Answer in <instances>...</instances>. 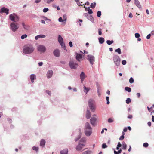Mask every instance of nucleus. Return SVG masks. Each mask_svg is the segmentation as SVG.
I'll use <instances>...</instances> for the list:
<instances>
[{"label":"nucleus","instance_id":"f257e3e1","mask_svg":"<svg viewBox=\"0 0 154 154\" xmlns=\"http://www.w3.org/2000/svg\"><path fill=\"white\" fill-rule=\"evenodd\" d=\"M34 50L35 48L32 45H28L25 47L23 52L26 54H30L34 52Z\"/></svg>","mask_w":154,"mask_h":154},{"label":"nucleus","instance_id":"f03ea898","mask_svg":"<svg viewBox=\"0 0 154 154\" xmlns=\"http://www.w3.org/2000/svg\"><path fill=\"white\" fill-rule=\"evenodd\" d=\"M86 140L85 138H82L79 141L78 144L76 146V149L77 151H81L85 146Z\"/></svg>","mask_w":154,"mask_h":154},{"label":"nucleus","instance_id":"7ed1b4c3","mask_svg":"<svg viewBox=\"0 0 154 154\" xmlns=\"http://www.w3.org/2000/svg\"><path fill=\"white\" fill-rule=\"evenodd\" d=\"M92 128L88 122L85 123V133L87 136H90L92 134Z\"/></svg>","mask_w":154,"mask_h":154},{"label":"nucleus","instance_id":"20e7f679","mask_svg":"<svg viewBox=\"0 0 154 154\" xmlns=\"http://www.w3.org/2000/svg\"><path fill=\"white\" fill-rule=\"evenodd\" d=\"M19 28V24L17 23L12 22L10 25V28L13 32H16Z\"/></svg>","mask_w":154,"mask_h":154},{"label":"nucleus","instance_id":"39448f33","mask_svg":"<svg viewBox=\"0 0 154 154\" xmlns=\"http://www.w3.org/2000/svg\"><path fill=\"white\" fill-rule=\"evenodd\" d=\"M10 19L13 22L16 23L18 22L19 20V17L15 13H13L9 15Z\"/></svg>","mask_w":154,"mask_h":154},{"label":"nucleus","instance_id":"423d86ee","mask_svg":"<svg viewBox=\"0 0 154 154\" xmlns=\"http://www.w3.org/2000/svg\"><path fill=\"white\" fill-rule=\"evenodd\" d=\"M113 60L115 64L117 66H119L120 62V59L117 55H114L113 57Z\"/></svg>","mask_w":154,"mask_h":154},{"label":"nucleus","instance_id":"0eeeda50","mask_svg":"<svg viewBox=\"0 0 154 154\" xmlns=\"http://www.w3.org/2000/svg\"><path fill=\"white\" fill-rule=\"evenodd\" d=\"M94 101L92 99H90L88 100V104L90 109L92 112H94V111L95 108L93 105L94 103Z\"/></svg>","mask_w":154,"mask_h":154},{"label":"nucleus","instance_id":"6e6552de","mask_svg":"<svg viewBox=\"0 0 154 154\" xmlns=\"http://www.w3.org/2000/svg\"><path fill=\"white\" fill-rule=\"evenodd\" d=\"M69 65L70 67L72 69H76L78 66V64L75 61L72 60L70 61Z\"/></svg>","mask_w":154,"mask_h":154},{"label":"nucleus","instance_id":"1a4fd4ad","mask_svg":"<svg viewBox=\"0 0 154 154\" xmlns=\"http://www.w3.org/2000/svg\"><path fill=\"white\" fill-rule=\"evenodd\" d=\"M58 41L59 43L60 44V45H61V47L62 48H63L64 50H66V49L65 48V44L63 42V38L61 37V36L60 35H58Z\"/></svg>","mask_w":154,"mask_h":154},{"label":"nucleus","instance_id":"9d476101","mask_svg":"<svg viewBox=\"0 0 154 154\" xmlns=\"http://www.w3.org/2000/svg\"><path fill=\"white\" fill-rule=\"evenodd\" d=\"M38 51L41 53H44L46 50V47L43 45H39L37 46Z\"/></svg>","mask_w":154,"mask_h":154},{"label":"nucleus","instance_id":"9b49d317","mask_svg":"<svg viewBox=\"0 0 154 154\" xmlns=\"http://www.w3.org/2000/svg\"><path fill=\"white\" fill-rule=\"evenodd\" d=\"M98 117L97 116V115L95 114L94 115H93V116L90 119L91 123L94 126L95 125V123Z\"/></svg>","mask_w":154,"mask_h":154},{"label":"nucleus","instance_id":"f8f14e48","mask_svg":"<svg viewBox=\"0 0 154 154\" xmlns=\"http://www.w3.org/2000/svg\"><path fill=\"white\" fill-rule=\"evenodd\" d=\"M88 60L89 61L91 65H93L95 61L94 57L91 55H88L87 56Z\"/></svg>","mask_w":154,"mask_h":154},{"label":"nucleus","instance_id":"ddd939ff","mask_svg":"<svg viewBox=\"0 0 154 154\" xmlns=\"http://www.w3.org/2000/svg\"><path fill=\"white\" fill-rule=\"evenodd\" d=\"M134 4L136 6L140 9H141L142 7L138 0H134Z\"/></svg>","mask_w":154,"mask_h":154},{"label":"nucleus","instance_id":"4468645a","mask_svg":"<svg viewBox=\"0 0 154 154\" xmlns=\"http://www.w3.org/2000/svg\"><path fill=\"white\" fill-rule=\"evenodd\" d=\"M54 55L56 57H59L60 56V51L59 49H56L53 51Z\"/></svg>","mask_w":154,"mask_h":154},{"label":"nucleus","instance_id":"2eb2a0df","mask_svg":"<svg viewBox=\"0 0 154 154\" xmlns=\"http://www.w3.org/2000/svg\"><path fill=\"white\" fill-rule=\"evenodd\" d=\"M53 72L52 70H50L48 71L47 73V76L48 78L51 77L53 75Z\"/></svg>","mask_w":154,"mask_h":154},{"label":"nucleus","instance_id":"dca6fc26","mask_svg":"<svg viewBox=\"0 0 154 154\" xmlns=\"http://www.w3.org/2000/svg\"><path fill=\"white\" fill-rule=\"evenodd\" d=\"M0 12H1L5 13L7 15L9 14V9L3 7L1 8Z\"/></svg>","mask_w":154,"mask_h":154},{"label":"nucleus","instance_id":"f3484780","mask_svg":"<svg viewBox=\"0 0 154 154\" xmlns=\"http://www.w3.org/2000/svg\"><path fill=\"white\" fill-rule=\"evenodd\" d=\"M80 77L81 82L82 83L83 82V81L84 80L85 78V74L84 72H82L81 73L80 75Z\"/></svg>","mask_w":154,"mask_h":154},{"label":"nucleus","instance_id":"a211bd4d","mask_svg":"<svg viewBox=\"0 0 154 154\" xmlns=\"http://www.w3.org/2000/svg\"><path fill=\"white\" fill-rule=\"evenodd\" d=\"M22 26L24 29L26 30H28L29 29V26L27 25H26L24 22L22 23Z\"/></svg>","mask_w":154,"mask_h":154},{"label":"nucleus","instance_id":"6ab92c4d","mask_svg":"<svg viewBox=\"0 0 154 154\" xmlns=\"http://www.w3.org/2000/svg\"><path fill=\"white\" fill-rule=\"evenodd\" d=\"M77 60L79 62L81 61V60L82 58V56L81 54L77 53L76 57Z\"/></svg>","mask_w":154,"mask_h":154},{"label":"nucleus","instance_id":"aec40b11","mask_svg":"<svg viewBox=\"0 0 154 154\" xmlns=\"http://www.w3.org/2000/svg\"><path fill=\"white\" fill-rule=\"evenodd\" d=\"M91 116V114L90 111L88 109H87L86 114V117L87 119H89Z\"/></svg>","mask_w":154,"mask_h":154},{"label":"nucleus","instance_id":"412c9836","mask_svg":"<svg viewBox=\"0 0 154 154\" xmlns=\"http://www.w3.org/2000/svg\"><path fill=\"white\" fill-rule=\"evenodd\" d=\"M46 36L45 35L41 34L36 36L35 37V40H37L39 38H44Z\"/></svg>","mask_w":154,"mask_h":154},{"label":"nucleus","instance_id":"4be33fe9","mask_svg":"<svg viewBox=\"0 0 154 154\" xmlns=\"http://www.w3.org/2000/svg\"><path fill=\"white\" fill-rule=\"evenodd\" d=\"M30 79L31 80L32 82L33 83L34 82V80L36 79V77L35 75L33 74L31 75Z\"/></svg>","mask_w":154,"mask_h":154},{"label":"nucleus","instance_id":"5701e85b","mask_svg":"<svg viewBox=\"0 0 154 154\" xmlns=\"http://www.w3.org/2000/svg\"><path fill=\"white\" fill-rule=\"evenodd\" d=\"M90 90L89 88L86 87L85 86L83 87V91L86 94L88 93Z\"/></svg>","mask_w":154,"mask_h":154},{"label":"nucleus","instance_id":"b1692460","mask_svg":"<svg viewBox=\"0 0 154 154\" xmlns=\"http://www.w3.org/2000/svg\"><path fill=\"white\" fill-rule=\"evenodd\" d=\"M58 21L60 22H62V25L63 26H64L66 24V23H64V22L63 21V20L62 17H60L58 19Z\"/></svg>","mask_w":154,"mask_h":154},{"label":"nucleus","instance_id":"393cba45","mask_svg":"<svg viewBox=\"0 0 154 154\" xmlns=\"http://www.w3.org/2000/svg\"><path fill=\"white\" fill-rule=\"evenodd\" d=\"M45 140L42 139L41 140L40 143V145L41 146H42V147H43L45 144Z\"/></svg>","mask_w":154,"mask_h":154},{"label":"nucleus","instance_id":"a878e982","mask_svg":"<svg viewBox=\"0 0 154 154\" xmlns=\"http://www.w3.org/2000/svg\"><path fill=\"white\" fill-rule=\"evenodd\" d=\"M127 145L126 143L124 142H123L122 143V149L123 150H126Z\"/></svg>","mask_w":154,"mask_h":154},{"label":"nucleus","instance_id":"bb28decb","mask_svg":"<svg viewBox=\"0 0 154 154\" xmlns=\"http://www.w3.org/2000/svg\"><path fill=\"white\" fill-rule=\"evenodd\" d=\"M68 150L67 149H65L61 151L60 152L61 154H68Z\"/></svg>","mask_w":154,"mask_h":154},{"label":"nucleus","instance_id":"cd10ccee","mask_svg":"<svg viewBox=\"0 0 154 154\" xmlns=\"http://www.w3.org/2000/svg\"><path fill=\"white\" fill-rule=\"evenodd\" d=\"M99 42L100 44H103L104 42V39L103 38L100 37L98 38Z\"/></svg>","mask_w":154,"mask_h":154},{"label":"nucleus","instance_id":"c85d7f7f","mask_svg":"<svg viewBox=\"0 0 154 154\" xmlns=\"http://www.w3.org/2000/svg\"><path fill=\"white\" fill-rule=\"evenodd\" d=\"M43 1L46 3L49 4L53 2L54 0H43Z\"/></svg>","mask_w":154,"mask_h":154},{"label":"nucleus","instance_id":"c756f323","mask_svg":"<svg viewBox=\"0 0 154 154\" xmlns=\"http://www.w3.org/2000/svg\"><path fill=\"white\" fill-rule=\"evenodd\" d=\"M62 18L63 20V21L64 22V23H66L67 17H66V14H64L63 15V16L62 17Z\"/></svg>","mask_w":154,"mask_h":154},{"label":"nucleus","instance_id":"7c9ffc66","mask_svg":"<svg viewBox=\"0 0 154 154\" xmlns=\"http://www.w3.org/2000/svg\"><path fill=\"white\" fill-rule=\"evenodd\" d=\"M81 132H80V131L79 135L76 138H75V141H78L80 138L81 137Z\"/></svg>","mask_w":154,"mask_h":154},{"label":"nucleus","instance_id":"2f4dec72","mask_svg":"<svg viewBox=\"0 0 154 154\" xmlns=\"http://www.w3.org/2000/svg\"><path fill=\"white\" fill-rule=\"evenodd\" d=\"M92 152L90 150H87L83 152L82 154H91Z\"/></svg>","mask_w":154,"mask_h":154},{"label":"nucleus","instance_id":"473e14b6","mask_svg":"<svg viewBox=\"0 0 154 154\" xmlns=\"http://www.w3.org/2000/svg\"><path fill=\"white\" fill-rule=\"evenodd\" d=\"M116 52H117L118 53L120 54H121V50L120 48H118L115 50Z\"/></svg>","mask_w":154,"mask_h":154},{"label":"nucleus","instance_id":"72a5a7b5","mask_svg":"<svg viewBox=\"0 0 154 154\" xmlns=\"http://www.w3.org/2000/svg\"><path fill=\"white\" fill-rule=\"evenodd\" d=\"M32 149L33 150L35 151L36 152H37L38 150V147L34 146L32 147Z\"/></svg>","mask_w":154,"mask_h":154},{"label":"nucleus","instance_id":"f704fd0d","mask_svg":"<svg viewBox=\"0 0 154 154\" xmlns=\"http://www.w3.org/2000/svg\"><path fill=\"white\" fill-rule=\"evenodd\" d=\"M113 40H108L106 41V43L108 45H110L113 43Z\"/></svg>","mask_w":154,"mask_h":154},{"label":"nucleus","instance_id":"c9c22d12","mask_svg":"<svg viewBox=\"0 0 154 154\" xmlns=\"http://www.w3.org/2000/svg\"><path fill=\"white\" fill-rule=\"evenodd\" d=\"M96 3L95 2L94 3H91V7L92 8H95L96 6Z\"/></svg>","mask_w":154,"mask_h":154},{"label":"nucleus","instance_id":"e433bc0d","mask_svg":"<svg viewBox=\"0 0 154 154\" xmlns=\"http://www.w3.org/2000/svg\"><path fill=\"white\" fill-rule=\"evenodd\" d=\"M27 37V35L26 34H24L22 35L21 37V38L22 39H23L26 38Z\"/></svg>","mask_w":154,"mask_h":154},{"label":"nucleus","instance_id":"4c0bfd02","mask_svg":"<svg viewBox=\"0 0 154 154\" xmlns=\"http://www.w3.org/2000/svg\"><path fill=\"white\" fill-rule=\"evenodd\" d=\"M125 90L129 92H130L131 91V89L130 87H125Z\"/></svg>","mask_w":154,"mask_h":154},{"label":"nucleus","instance_id":"58836bf2","mask_svg":"<svg viewBox=\"0 0 154 154\" xmlns=\"http://www.w3.org/2000/svg\"><path fill=\"white\" fill-rule=\"evenodd\" d=\"M131 102V100L130 98H128L126 100V103L127 104H129Z\"/></svg>","mask_w":154,"mask_h":154},{"label":"nucleus","instance_id":"ea45409f","mask_svg":"<svg viewBox=\"0 0 154 154\" xmlns=\"http://www.w3.org/2000/svg\"><path fill=\"white\" fill-rule=\"evenodd\" d=\"M108 122L109 123H112L114 122V119L111 118H109L108 119Z\"/></svg>","mask_w":154,"mask_h":154},{"label":"nucleus","instance_id":"a19ab883","mask_svg":"<svg viewBox=\"0 0 154 154\" xmlns=\"http://www.w3.org/2000/svg\"><path fill=\"white\" fill-rule=\"evenodd\" d=\"M97 16L98 17H100L101 15V12L100 11H97Z\"/></svg>","mask_w":154,"mask_h":154},{"label":"nucleus","instance_id":"79ce46f5","mask_svg":"<svg viewBox=\"0 0 154 154\" xmlns=\"http://www.w3.org/2000/svg\"><path fill=\"white\" fill-rule=\"evenodd\" d=\"M107 146L106 145V143H103L102 145V148L103 149H105L106 148H107Z\"/></svg>","mask_w":154,"mask_h":154},{"label":"nucleus","instance_id":"37998d69","mask_svg":"<svg viewBox=\"0 0 154 154\" xmlns=\"http://www.w3.org/2000/svg\"><path fill=\"white\" fill-rule=\"evenodd\" d=\"M149 146L148 143H144L143 144V146L145 147H147Z\"/></svg>","mask_w":154,"mask_h":154},{"label":"nucleus","instance_id":"c03bdc74","mask_svg":"<svg viewBox=\"0 0 154 154\" xmlns=\"http://www.w3.org/2000/svg\"><path fill=\"white\" fill-rule=\"evenodd\" d=\"M129 81L130 83H132L134 82V79L132 77H131L130 78Z\"/></svg>","mask_w":154,"mask_h":154},{"label":"nucleus","instance_id":"a18cd8bd","mask_svg":"<svg viewBox=\"0 0 154 154\" xmlns=\"http://www.w3.org/2000/svg\"><path fill=\"white\" fill-rule=\"evenodd\" d=\"M49 10V9L47 8H44L43 10V11L44 13H46Z\"/></svg>","mask_w":154,"mask_h":154},{"label":"nucleus","instance_id":"49530a36","mask_svg":"<svg viewBox=\"0 0 154 154\" xmlns=\"http://www.w3.org/2000/svg\"><path fill=\"white\" fill-rule=\"evenodd\" d=\"M135 36L136 38H138L140 36V35L139 33H136L135 34Z\"/></svg>","mask_w":154,"mask_h":154},{"label":"nucleus","instance_id":"de8ad7c7","mask_svg":"<svg viewBox=\"0 0 154 154\" xmlns=\"http://www.w3.org/2000/svg\"><path fill=\"white\" fill-rule=\"evenodd\" d=\"M122 63L123 65H125L126 63V61L125 60H123L122 61Z\"/></svg>","mask_w":154,"mask_h":154},{"label":"nucleus","instance_id":"09e8293b","mask_svg":"<svg viewBox=\"0 0 154 154\" xmlns=\"http://www.w3.org/2000/svg\"><path fill=\"white\" fill-rule=\"evenodd\" d=\"M46 92L47 94H48L50 96L51 95V92L49 90H46Z\"/></svg>","mask_w":154,"mask_h":154},{"label":"nucleus","instance_id":"8fccbe9b","mask_svg":"<svg viewBox=\"0 0 154 154\" xmlns=\"http://www.w3.org/2000/svg\"><path fill=\"white\" fill-rule=\"evenodd\" d=\"M98 34L99 35H101L102 34V32L100 29H98Z\"/></svg>","mask_w":154,"mask_h":154},{"label":"nucleus","instance_id":"3c124183","mask_svg":"<svg viewBox=\"0 0 154 154\" xmlns=\"http://www.w3.org/2000/svg\"><path fill=\"white\" fill-rule=\"evenodd\" d=\"M151 36L150 34H149L146 36V38L147 39H149L150 38Z\"/></svg>","mask_w":154,"mask_h":154},{"label":"nucleus","instance_id":"603ef678","mask_svg":"<svg viewBox=\"0 0 154 154\" xmlns=\"http://www.w3.org/2000/svg\"><path fill=\"white\" fill-rule=\"evenodd\" d=\"M69 46L70 47H72L73 46L72 43V42L70 41L69 43Z\"/></svg>","mask_w":154,"mask_h":154},{"label":"nucleus","instance_id":"864d4df0","mask_svg":"<svg viewBox=\"0 0 154 154\" xmlns=\"http://www.w3.org/2000/svg\"><path fill=\"white\" fill-rule=\"evenodd\" d=\"M124 138V136L123 135H122L120 136V137L119 138V140H123Z\"/></svg>","mask_w":154,"mask_h":154},{"label":"nucleus","instance_id":"5fc2aeb1","mask_svg":"<svg viewBox=\"0 0 154 154\" xmlns=\"http://www.w3.org/2000/svg\"><path fill=\"white\" fill-rule=\"evenodd\" d=\"M88 13L90 14H92L93 13V12L92 11V10L91 9H90L88 11Z\"/></svg>","mask_w":154,"mask_h":154},{"label":"nucleus","instance_id":"6e6d98bb","mask_svg":"<svg viewBox=\"0 0 154 154\" xmlns=\"http://www.w3.org/2000/svg\"><path fill=\"white\" fill-rule=\"evenodd\" d=\"M97 93L98 94V95L99 96H100V92L99 89V87L97 88Z\"/></svg>","mask_w":154,"mask_h":154},{"label":"nucleus","instance_id":"4d7b16f0","mask_svg":"<svg viewBox=\"0 0 154 154\" xmlns=\"http://www.w3.org/2000/svg\"><path fill=\"white\" fill-rule=\"evenodd\" d=\"M129 17L130 18H132L133 17V15L131 13H130L129 14Z\"/></svg>","mask_w":154,"mask_h":154},{"label":"nucleus","instance_id":"13d9d810","mask_svg":"<svg viewBox=\"0 0 154 154\" xmlns=\"http://www.w3.org/2000/svg\"><path fill=\"white\" fill-rule=\"evenodd\" d=\"M136 95L138 98H139L140 97V94L139 93H137Z\"/></svg>","mask_w":154,"mask_h":154},{"label":"nucleus","instance_id":"bf43d9fd","mask_svg":"<svg viewBox=\"0 0 154 154\" xmlns=\"http://www.w3.org/2000/svg\"><path fill=\"white\" fill-rule=\"evenodd\" d=\"M121 146H122V144L120 143L119 142L118 143L117 146L118 147H120Z\"/></svg>","mask_w":154,"mask_h":154},{"label":"nucleus","instance_id":"052dcab7","mask_svg":"<svg viewBox=\"0 0 154 154\" xmlns=\"http://www.w3.org/2000/svg\"><path fill=\"white\" fill-rule=\"evenodd\" d=\"M43 65V63L42 62H40L38 63V65L39 66H41Z\"/></svg>","mask_w":154,"mask_h":154},{"label":"nucleus","instance_id":"680f3d73","mask_svg":"<svg viewBox=\"0 0 154 154\" xmlns=\"http://www.w3.org/2000/svg\"><path fill=\"white\" fill-rule=\"evenodd\" d=\"M41 1V0H35V2L36 3H38L39 2Z\"/></svg>","mask_w":154,"mask_h":154},{"label":"nucleus","instance_id":"e2e57ef3","mask_svg":"<svg viewBox=\"0 0 154 154\" xmlns=\"http://www.w3.org/2000/svg\"><path fill=\"white\" fill-rule=\"evenodd\" d=\"M147 124L149 126H151V123L150 122H148Z\"/></svg>","mask_w":154,"mask_h":154},{"label":"nucleus","instance_id":"0e129e2a","mask_svg":"<svg viewBox=\"0 0 154 154\" xmlns=\"http://www.w3.org/2000/svg\"><path fill=\"white\" fill-rule=\"evenodd\" d=\"M128 118L129 119H131L132 118V115H130L128 116Z\"/></svg>","mask_w":154,"mask_h":154},{"label":"nucleus","instance_id":"69168bd1","mask_svg":"<svg viewBox=\"0 0 154 154\" xmlns=\"http://www.w3.org/2000/svg\"><path fill=\"white\" fill-rule=\"evenodd\" d=\"M152 120L153 122H154V116H152Z\"/></svg>","mask_w":154,"mask_h":154},{"label":"nucleus","instance_id":"338daca9","mask_svg":"<svg viewBox=\"0 0 154 154\" xmlns=\"http://www.w3.org/2000/svg\"><path fill=\"white\" fill-rule=\"evenodd\" d=\"M90 8L89 7H88V8H86L85 9V10L86 11H89V10L90 9Z\"/></svg>","mask_w":154,"mask_h":154},{"label":"nucleus","instance_id":"774afa93","mask_svg":"<svg viewBox=\"0 0 154 154\" xmlns=\"http://www.w3.org/2000/svg\"><path fill=\"white\" fill-rule=\"evenodd\" d=\"M110 91L109 90H107L106 91V93L109 95L110 94Z\"/></svg>","mask_w":154,"mask_h":154}]
</instances>
